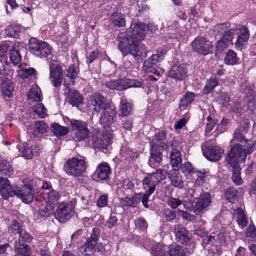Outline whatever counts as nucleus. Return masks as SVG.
Instances as JSON below:
<instances>
[{
    "instance_id": "19",
    "label": "nucleus",
    "mask_w": 256,
    "mask_h": 256,
    "mask_svg": "<svg viewBox=\"0 0 256 256\" xmlns=\"http://www.w3.org/2000/svg\"><path fill=\"white\" fill-rule=\"evenodd\" d=\"M110 143V138L102 134L96 135L92 138L93 146L100 150L106 149Z\"/></svg>"
},
{
    "instance_id": "24",
    "label": "nucleus",
    "mask_w": 256,
    "mask_h": 256,
    "mask_svg": "<svg viewBox=\"0 0 256 256\" xmlns=\"http://www.w3.org/2000/svg\"><path fill=\"white\" fill-rule=\"evenodd\" d=\"M180 146L173 148L170 154V164L174 170H178L180 165L182 162L181 154L180 152Z\"/></svg>"
},
{
    "instance_id": "17",
    "label": "nucleus",
    "mask_w": 256,
    "mask_h": 256,
    "mask_svg": "<svg viewBox=\"0 0 256 256\" xmlns=\"http://www.w3.org/2000/svg\"><path fill=\"white\" fill-rule=\"evenodd\" d=\"M17 148L22 152V156L27 159L32 158L34 156L38 154L40 152V146L36 144L29 146L28 144L24 143L22 146L18 145Z\"/></svg>"
},
{
    "instance_id": "42",
    "label": "nucleus",
    "mask_w": 256,
    "mask_h": 256,
    "mask_svg": "<svg viewBox=\"0 0 256 256\" xmlns=\"http://www.w3.org/2000/svg\"><path fill=\"white\" fill-rule=\"evenodd\" d=\"M244 124L246 125L244 128H240L235 131L234 134V140L239 142H242L244 140V134L247 132L248 124L245 122Z\"/></svg>"
},
{
    "instance_id": "10",
    "label": "nucleus",
    "mask_w": 256,
    "mask_h": 256,
    "mask_svg": "<svg viewBox=\"0 0 256 256\" xmlns=\"http://www.w3.org/2000/svg\"><path fill=\"white\" fill-rule=\"evenodd\" d=\"M166 54V52L164 50H161L152 54L146 61L144 62V70L148 73H152L158 76L160 73L156 70L154 66L164 59Z\"/></svg>"
},
{
    "instance_id": "35",
    "label": "nucleus",
    "mask_w": 256,
    "mask_h": 256,
    "mask_svg": "<svg viewBox=\"0 0 256 256\" xmlns=\"http://www.w3.org/2000/svg\"><path fill=\"white\" fill-rule=\"evenodd\" d=\"M52 130L57 138H60L66 135L68 132V128L60 125L58 123H54L52 126Z\"/></svg>"
},
{
    "instance_id": "63",
    "label": "nucleus",
    "mask_w": 256,
    "mask_h": 256,
    "mask_svg": "<svg viewBox=\"0 0 256 256\" xmlns=\"http://www.w3.org/2000/svg\"><path fill=\"white\" fill-rule=\"evenodd\" d=\"M230 27V24L229 22H224L218 24L214 26V30L216 33H222L225 32L226 29Z\"/></svg>"
},
{
    "instance_id": "51",
    "label": "nucleus",
    "mask_w": 256,
    "mask_h": 256,
    "mask_svg": "<svg viewBox=\"0 0 256 256\" xmlns=\"http://www.w3.org/2000/svg\"><path fill=\"white\" fill-rule=\"evenodd\" d=\"M216 101L222 104L223 106H226L228 104L230 101V97L228 94L226 92H220L216 98Z\"/></svg>"
},
{
    "instance_id": "11",
    "label": "nucleus",
    "mask_w": 256,
    "mask_h": 256,
    "mask_svg": "<svg viewBox=\"0 0 256 256\" xmlns=\"http://www.w3.org/2000/svg\"><path fill=\"white\" fill-rule=\"evenodd\" d=\"M49 80L52 84L56 88L60 86L62 82L63 69L62 66L54 62L49 64Z\"/></svg>"
},
{
    "instance_id": "23",
    "label": "nucleus",
    "mask_w": 256,
    "mask_h": 256,
    "mask_svg": "<svg viewBox=\"0 0 256 256\" xmlns=\"http://www.w3.org/2000/svg\"><path fill=\"white\" fill-rule=\"evenodd\" d=\"M186 74V68L182 66L177 64L173 66L168 72L170 77L178 80H184Z\"/></svg>"
},
{
    "instance_id": "49",
    "label": "nucleus",
    "mask_w": 256,
    "mask_h": 256,
    "mask_svg": "<svg viewBox=\"0 0 256 256\" xmlns=\"http://www.w3.org/2000/svg\"><path fill=\"white\" fill-rule=\"evenodd\" d=\"M12 186H10V182L6 178L0 177V192L4 198L5 199L4 196L3 194V191H6L7 192H10Z\"/></svg>"
},
{
    "instance_id": "3",
    "label": "nucleus",
    "mask_w": 256,
    "mask_h": 256,
    "mask_svg": "<svg viewBox=\"0 0 256 256\" xmlns=\"http://www.w3.org/2000/svg\"><path fill=\"white\" fill-rule=\"evenodd\" d=\"M35 188L34 182L32 181L30 184H24L21 188L16 186L14 188L12 187L10 192L4 191L3 194L5 199L16 196L23 202L28 204L32 202L34 200Z\"/></svg>"
},
{
    "instance_id": "58",
    "label": "nucleus",
    "mask_w": 256,
    "mask_h": 256,
    "mask_svg": "<svg viewBox=\"0 0 256 256\" xmlns=\"http://www.w3.org/2000/svg\"><path fill=\"white\" fill-rule=\"evenodd\" d=\"M34 112L41 118H44L46 116V110L42 104H37L34 106Z\"/></svg>"
},
{
    "instance_id": "56",
    "label": "nucleus",
    "mask_w": 256,
    "mask_h": 256,
    "mask_svg": "<svg viewBox=\"0 0 256 256\" xmlns=\"http://www.w3.org/2000/svg\"><path fill=\"white\" fill-rule=\"evenodd\" d=\"M78 72V70L74 65L70 66L66 70V76L72 80V84H74V80L77 77Z\"/></svg>"
},
{
    "instance_id": "16",
    "label": "nucleus",
    "mask_w": 256,
    "mask_h": 256,
    "mask_svg": "<svg viewBox=\"0 0 256 256\" xmlns=\"http://www.w3.org/2000/svg\"><path fill=\"white\" fill-rule=\"evenodd\" d=\"M204 156L210 161L219 160L222 157L223 150L216 146L207 147L202 145Z\"/></svg>"
},
{
    "instance_id": "29",
    "label": "nucleus",
    "mask_w": 256,
    "mask_h": 256,
    "mask_svg": "<svg viewBox=\"0 0 256 256\" xmlns=\"http://www.w3.org/2000/svg\"><path fill=\"white\" fill-rule=\"evenodd\" d=\"M10 60L14 66L19 65L22 60V56L20 53L18 45L14 44L13 48L10 51Z\"/></svg>"
},
{
    "instance_id": "39",
    "label": "nucleus",
    "mask_w": 256,
    "mask_h": 256,
    "mask_svg": "<svg viewBox=\"0 0 256 256\" xmlns=\"http://www.w3.org/2000/svg\"><path fill=\"white\" fill-rule=\"evenodd\" d=\"M239 58L236 54L232 50H229L224 58V62L228 65H234L238 63Z\"/></svg>"
},
{
    "instance_id": "2",
    "label": "nucleus",
    "mask_w": 256,
    "mask_h": 256,
    "mask_svg": "<svg viewBox=\"0 0 256 256\" xmlns=\"http://www.w3.org/2000/svg\"><path fill=\"white\" fill-rule=\"evenodd\" d=\"M89 108L97 113L102 110L100 123L104 127L109 126L114 120L116 117L115 106L106 101L104 98L98 94L92 95L88 102Z\"/></svg>"
},
{
    "instance_id": "6",
    "label": "nucleus",
    "mask_w": 256,
    "mask_h": 256,
    "mask_svg": "<svg viewBox=\"0 0 256 256\" xmlns=\"http://www.w3.org/2000/svg\"><path fill=\"white\" fill-rule=\"evenodd\" d=\"M28 45L30 52L38 58H45L50 54L51 48L45 42L32 38L29 41Z\"/></svg>"
},
{
    "instance_id": "37",
    "label": "nucleus",
    "mask_w": 256,
    "mask_h": 256,
    "mask_svg": "<svg viewBox=\"0 0 256 256\" xmlns=\"http://www.w3.org/2000/svg\"><path fill=\"white\" fill-rule=\"evenodd\" d=\"M14 89V84L10 81H4L2 82V90L4 96L8 98L12 96Z\"/></svg>"
},
{
    "instance_id": "15",
    "label": "nucleus",
    "mask_w": 256,
    "mask_h": 256,
    "mask_svg": "<svg viewBox=\"0 0 256 256\" xmlns=\"http://www.w3.org/2000/svg\"><path fill=\"white\" fill-rule=\"evenodd\" d=\"M236 30L238 37L235 46L238 50H242L249 39V32L247 28L240 25L236 26Z\"/></svg>"
},
{
    "instance_id": "1",
    "label": "nucleus",
    "mask_w": 256,
    "mask_h": 256,
    "mask_svg": "<svg viewBox=\"0 0 256 256\" xmlns=\"http://www.w3.org/2000/svg\"><path fill=\"white\" fill-rule=\"evenodd\" d=\"M145 36L144 26L142 23H133L126 32V38H124L118 46V50L124 56L130 54L134 56H139L140 48V42Z\"/></svg>"
},
{
    "instance_id": "52",
    "label": "nucleus",
    "mask_w": 256,
    "mask_h": 256,
    "mask_svg": "<svg viewBox=\"0 0 256 256\" xmlns=\"http://www.w3.org/2000/svg\"><path fill=\"white\" fill-rule=\"evenodd\" d=\"M238 192L235 188H231L226 190L225 192V197L231 203H234L237 198Z\"/></svg>"
},
{
    "instance_id": "33",
    "label": "nucleus",
    "mask_w": 256,
    "mask_h": 256,
    "mask_svg": "<svg viewBox=\"0 0 256 256\" xmlns=\"http://www.w3.org/2000/svg\"><path fill=\"white\" fill-rule=\"evenodd\" d=\"M234 214L238 224L242 227L246 226L247 224L248 220L242 210L237 208L234 210Z\"/></svg>"
},
{
    "instance_id": "18",
    "label": "nucleus",
    "mask_w": 256,
    "mask_h": 256,
    "mask_svg": "<svg viewBox=\"0 0 256 256\" xmlns=\"http://www.w3.org/2000/svg\"><path fill=\"white\" fill-rule=\"evenodd\" d=\"M174 232L178 242L183 244H188L190 240L188 232L183 226L182 224L174 226Z\"/></svg>"
},
{
    "instance_id": "38",
    "label": "nucleus",
    "mask_w": 256,
    "mask_h": 256,
    "mask_svg": "<svg viewBox=\"0 0 256 256\" xmlns=\"http://www.w3.org/2000/svg\"><path fill=\"white\" fill-rule=\"evenodd\" d=\"M0 171L2 174L6 176L10 175L12 173V168L10 164L3 158H0Z\"/></svg>"
},
{
    "instance_id": "13",
    "label": "nucleus",
    "mask_w": 256,
    "mask_h": 256,
    "mask_svg": "<svg viewBox=\"0 0 256 256\" xmlns=\"http://www.w3.org/2000/svg\"><path fill=\"white\" fill-rule=\"evenodd\" d=\"M98 230L96 228H94L90 237L88 238L86 242L79 248V251L82 254L90 255L94 252L98 243Z\"/></svg>"
},
{
    "instance_id": "41",
    "label": "nucleus",
    "mask_w": 256,
    "mask_h": 256,
    "mask_svg": "<svg viewBox=\"0 0 256 256\" xmlns=\"http://www.w3.org/2000/svg\"><path fill=\"white\" fill-rule=\"evenodd\" d=\"M230 166L232 168V180L236 184L240 185L242 183L240 174V168L239 165Z\"/></svg>"
},
{
    "instance_id": "46",
    "label": "nucleus",
    "mask_w": 256,
    "mask_h": 256,
    "mask_svg": "<svg viewBox=\"0 0 256 256\" xmlns=\"http://www.w3.org/2000/svg\"><path fill=\"white\" fill-rule=\"evenodd\" d=\"M60 195L58 192L53 189L51 190L48 194L47 204L56 205V202L60 200Z\"/></svg>"
},
{
    "instance_id": "7",
    "label": "nucleus",
    "mask_w": 256,
    "mask_h": 256,
    "mask_svg": "<svg viewBox=\"0 0 256 256\" xmlns=\"http://www.w3.org/2000/svg\"><path fill=\"white\" fill-rule=\"evenodd\" d=\"M70 125L73 132L72 138L76 142H80L86 138L90 134L86 122L78 120L70 121Z\"/></svg>"
},
{
    "instance_id": "60",
    "label": "nucleus",
    "mask_w": 256,
    "mask_h": 256,
    "mask_svg": "<svg viewBox=\"0 0 256 256\" xmlns=\"http://www.w3.org/2000/svg\"><path fill=\"white\" fill-rule=\"evenodd\" d=\"M255 145V142L252 140H246L244 142V144L242 146L243 150L246 151V155L250 154L254 151V146Z\"/></svg>"
},
{
    "instance_id": "25",
    "label": "nucleus",
    "mask_w": 256,
    "mask_h": 256,
    "mask_svg": "<svg viewBox=\"0 0 256 256\" xmlns=\"http://www.w3.org/2000/svg\"><path fill=\"white\" fill-rule=\"evenodd\" d=\"M166 136V132L164 130H162L158 132L155 138L152 140L151 142V146H155L156 148H158L160 149H166L167 145L164 142Z\"/></svg>"
},
{
    "instance_id": "43",
    "label": "nucleus",
    "mask_w": 256,
    "mask_h": 256,
    "mask_svg": "<svg viewBox=\"0 0 256 256\" xmlns=\"http://www.w3.org/2000/svg\"><path fill=\"white\" fill-rule=\"evenodd\" d=\"M168 256H186L184 249L180 246L176 244L170 246V250Z\"/></svg>"
},
{
    "instance_id": "64",
    "label": "nucleus",
    "mask_w": 256,
    "mask_h": 256,
    "mask_svg": "<svg viewBox=\"0 0 256 256\" xmlns=\"http://www.w3.org/2000/svg\"><path fill=\"white\" fill-rule=\"evenodd\" d=\"M230 44H232L230 42H227L226 40L222 36V39L217 42L216 50L222 51L224 48L228 47Z\"/></svg>"
},
{
    "instance_id": "8",
    "label": "nucleus",
    "mask_w": 256,
    "mask_h": 256,
    "mask_svg": "<svg viewBox=\"0 0 256 256\" xmlns=\"http://www.w3.org/2000/svg\"><path fill=\"white\" fill-rule=\"evenodd\" d=\"M246 151L239 144H234L228 154L227 161L230 166L239 165L246 162Z\"/></svg>"
},
{
    "instance_id": "4",
    "label": "nucleus",
    "mask_w": 256,
    "mask_h": 256,
    "mask_svg": "<svg viewBox=\"0 0 256 256\" xmlns=\"http://www.w3.org/2000/svg\"><path fill=\"white\" fill-rule=\"evenodd\" d=\"M86 169V164L84 158H72L66 160L64 166V172L68 175L78 177Z\"/></svg>"
},
{
    "instance_id": "44",
    "label": "nucleus",
    "mask_w": 256,
    "mask_h": 256,
    "mask_svg": "<svg viewBox=\"0 0 256 256\" xmlns=\"http://www.w3.org/2000/svg\"><path fill=\"white\" fill-rule=\"evenodd\" d=\"M218 84V82L217 78H210L204 86L203 89V92L205 94L210 93Z\"/></svg>"
},
{
    "instance_id": "57",
    "label": "nucleus",
    "mask_w": 256,
    "mask_h": 256,
    "mask_svg": "<svg viewBox=\"0 0 256 256\" xmlns=\"http://www.w3.org/2000/svg\"><path fill=\"white\" fill-rule=\"evenodd\" d=\"M22 229V226L20 222L14 220L8 227V230L10 232L18 234Z\"/></svg>"
},
{
    "instance_id": "5",
    "label": "nucleus",
    "mask_w": 256,
    "mask_h": 256,
    "mask_svg": "<svg viewBox=\"0 0 256 256\" xmlns=\"http://www.w3.org/2000/svg\"><path fill=\"white\" fill-rule=\"evenodd\" d=\"M166 171L162 169H158L155 172L147 174L142 180V185L146 192H150L152 194L156 186L166 178Z\"/></svg>"
},
{
    "instance_id": "55",
    "label": "nucleus",
    "mask_w": 256,
    "mask_h": 256,
    "mask_svg": "<svg viewBox=\"0 0 256 256\" xmlns=\"http://www.w3.org/2000/svg\"><path fill=\"white\" fill-rule=\"evenodd\" d=\"M246 102L247 103L248 108L250 110L254 109L256 105L255 96L253 92H249V94L246 97Z\"/></svg>"
},
{
    "instance_id": "34",
    "label": "nucleus",
    "mask_w": 256,
    "mask_h": 256,
    "mask_svg": "<svg viewBox=\"0 0 256 256\" xmlns=\"http://www.w3.org/2000/svg\"><path fill=\"white\" fill-rule=\"evenodd\" d=\"M132 110V105L126 99L122 98L120 102V112L121 115L126 116L130 114Z\"/></svg>"
},
{
    "instance_id": "9",
    "label": "nucleus",
    "mask_w": 256,
    "mask_h": 256,
    "mask_svg": "<svg viewBox=\"0 0 256 256\" xmlns=\"http://www.w3.org/2000/svg\"><path fill=\"white\" fill-rule=\"evenodd\" d=\"M191 46L194 52L202 55H206L213 50L212 43L202 36L196 38L192 42Z\"/></svg>"
},
{
    "instance_id": "21",
    "label": "nucleus",
    "mask_w": 256,
    "mask_h": 256,
    "mask_svg": "<svg viewBox=\"0 0 256 256\" xmlns=\"http://www.w3.org/2000/svg\"><path fill=\"white\" fill-rule=\"evenodd\" d=\"M111 168L109 164L103 162L99 164L95 171V174L100 180H106L109 178Z\"/></svg>"
},
{
    "instance_id": "62",
    "label": "nucleus",
    "mask_w": 256,
    "mask_h": 256,
    "mask_svg": "<svg viewBox=\"0 0 256 256\" xmlns=\"http://www.w3.org/2000/svg\"><path fill=\"white\" fill-rule=\"evenodd\" d=\"M19 32V28L16 26H10L5 30L6 34L9 36H15Z\"/></svg>"
},
{
    "instance_id": "30",
    "label": "nucleus",
    "mask_w": 256,
    "mask_h": 256,
    "mask_svg": "<svg viewBox=\"0 0 256 256\" xmlns=\"http://www.w3.org/2000/svg\"><path fill=\"white\" fill-rule=\"evenodd\" d=\"M14 249L16 256H30L28 246L27 244L15 242Z\"/></svg>"
},
{
    "instance_id": "59",
    "label": "nucleus",
    "mask_w": 256,
    "mask_h": 256,
    "mask_svg": "<svg viewBox=\"0 0 256 256\" xmlns=\"http://www.w3.org/2000/svg\"><path fill=\"white\" fill-rule=\"evenodd\" d=\"M18 234L19 237L18 240H16L15 242H30L32 240V236L22 229Z\"/></svg>"
},
{
    "instance_id": "47",
    "label": "nucleus",
    "mask_w": 256,
    "mask_h": 256,
    "mask_svg": "<svg viewBox=\"0 0 256 256\" xmlns=\"http://www.w3.org/2000/svg\"><path fill=\"white\" fill-rule=\"evenodd\" d=\"M122 82V80H111L106 83V86L111 90H124V88L123 87Z\"/></svg>"
},
{
    "instance_id": "27",
    "label": "nucleus",
    "mask_w": 256,
    "mask_h": 256,
    "mask_svg": "<svg viewBox=\"0 0 256 256\" xmlns=\"http://www.w3.org/2000/svg\"><path fill=\"white\" fill-rule=\"evenodd\" d=\"M68 98L72 106L78 107L80 104H82L84 98L79 93L70 89H68Z\"/></svg>"
},
{
    "instance_id": "40",
    "label": "nucleus",
    "mask_w": 256,
    "mask_h": 256,
    "mask_svg": "<svg viewBox=\"0 0 256 256\" xmlns=\"http://www.w3.org/2000/svg\"><path fill=\"white\" fill-rule=\"evenodd\" d=\"M195 98V94L192 92H188L186 93L183 98L181 99L180 108H185L189 104H191Z\"/></svg>"
},
{
    "instance_id": "26",
    "label": "nucleus",
    "mask_w": 256,
    "mask_h": 256,
    "mask_svg": "<svg viewBox=\"0 0 256 256\" xmlns=\"http://www.w3.org/2000/svg\"><path fill=\"white\" fill-rule=\"evenodd\" d=\"M178 170H174L168 174L172 186L180 188L184 186V180L181 175L178 172Z\"/></svg>"
},
{
    "instance_id": "20",
    "label": "nucleus",
    "mask_w": 256,
    "mask_h": 256,
    "mask_svg": "<svg viewBox=\"0 0 256 256\" xmlns=\"http://www.w3.org/2000/svg\"><path fill=\"white\" fill-rule=\"evenodd\" d=\"M164 149L159 150L155 146H151V156L148 160L150 166L152 168L158 167L160 164L162 159V151Z\"/></svg>"
},
{
    "instance_id": "48",
    "label": "nucleus",
    "mask_w": 256,
    "mask_h": 256,
    "mask_svg": "<svg viewBox=\"0 0 256 256\" xmlns=\"http://www.w3.org/2000/svg\"><path fill=\"white\" fill-rule=\"evenodd\" d=\"M48 126L44 121H39L36 122L34 124V134H43L47 132Z\"/></svg>"
},
{
    "instance_id": "45",
    "label": "nucleus",
    "mask_w": 256,
    "mask_h": 256,
    "mask_svg": "<svg viewBox=\"0 0 256 256\" xmlns=\"http://www.w3.org/2000/svg\"><path fill=\"white\" fill-rule=\"evenodd\" d=\"M230 28L226 29L222 37L226 40V42H230L232 44V39L234 34H236V26L233 25L232 26H230Z\"/></svg>"
},
{
    "instance_id": "14",
    "label": "nucleus",
    "mask_w": 256,
    "mask_h": 256,
    "mask_svg": "<svg viewBox=\"0 0 256 256\" xmlns=\"http://www.w3.org/2000/svg\"><path fill=\"white\" fill-rule=\"evenodd\" d=\"M212 202L211 196L207 192L201 194L197 198L194 212L196 214H200L206 211Z\"/></svg>"
},
{
    "instance_id": "50",
    "label": "nucleus",
    "mask_w": 256,
    "mask_h": 256,
    "mask_svg": "<svg viewBox=\"0 0 256 256\" xmlns=\"http://www.w3.org/2000/svg\"><path fill=\"white\" fill-rule=\"evenodd\" d=\"M54 204L46 203V206L38 211V214L42 216L47 217L52 214L54 212Z\"/></svg>"
},
{
    "instance_id": "32",
    "label": "nucleus",
    "mask_w": 256,
    "mask_h": 256,
    "mask_svg": "<svg viewBox=\"0 0 256 256\" xmlns=\"http://www.w3.org/2000/svg\"><path fill=\"white\" fill-rule=\"evenodd\" d=\"M28 97L32 101L39 102L42 100L41 92L37 85H33L30 90Z\"/></svg>"
},
{
    "instance_id": "54",
    "label": "nucleus",
    "mask_w": 256,
    "mask_h": 256,
    "mask_svg": "<svg viewBox=\"0 0 256 256\" xmlns=\"http://www.w3.org/2000/svg\"><path fill=\"white\" fill-rule=\"evenodd\" d=\"M36 72V70L34 68H20L18 70V75L19 77L24 79L28 77L29 76L34 74Z\"/></svg>"
},
{
    "instance_id": "28",
    "label": "nucleus",
    "mask_w": 256,
    "mask_h": 256,
    "mask_svg": "<svg viewBox=\"0 0 256 256\" xmlns=\"http://www.w3.org/2000/svg\"><path fill=\"white\" fill-rule=\"evenodd\" d=\"M170 246L162 244H158L152 248L153 256H168L169 254Z\"/></svg>"
},
{
    "instance_id": "31",
    "label": "nucleus",
    "mask_w": 256,
    "mask_h": 256,
    "mask_svg": "<svg viewBox=\"0 0 256 256\" xmlns=\"http://www.w3.org/2000/svg\"><path fill=\"white\" fill-rule=\"evenodd\" d=\"M120 154L122 158H124L129 162L134 160L138 156L137 152H134L131 148L126 146L122 147Z\"/></svg>"
},
{
    "instance_id": "12",
    "label": "nucleus",
    "mask_w": 256,
    "mask_h": 256,
    "mask_svg": "<svg viewBox=\"0 0 256 256\" xmlns=\"http://www.w3.org/2000/svg\"><path fill=\"white\" fill-rule=\"evenodd\" d=\"M74 208L68 204L61 202L54 212L56 218L60 222H66L72 216Z\"/></svg>"
},
{
    "instance_id": "22",
    "label": "nucleus",
    "mask_w": 256,
    "mask_h": 256,
    "mask_svg": "<svg viewBox=\"0 0 256 256\" xmlns=\"http://www.w3.org/2000/svg\"><path fill=\"white\" fill-rule=\"evenodd\" d=\"M140 194H136L132 196H126L124 198H122L120 199V206L122 207L124 209H126L129 207L134 208L140 202Z\"/></svg>"
},
{
    "instance_id": "36",
    "label": "nucleus",
    "mask_w": 256,
    "mask_h": 256,
    "mask_svg": "<svg viewBox=\"0 0 256 256\" xmlns=\"http://www.w3.org/2000/svg\"><path fill=\"white\" fill-rule=\"evenodd\" d=\"M110 19L113 24L116 26H124L126 24V20L123 14L119 12H114L112 14Z\"/></svg>"
},
{
    "instance_id": "53",
    "label": "nucleus",
    "mask_w": 256,
    "mask_h": 256,
    "mask_svg": "<svg viewBox=\"0 0 256 256\" xmlns=\"http://www.w3.org/2000/svg\"><path fill=\"white\" fill-rule=\"evenodd\" d=\"M124 90L130 88H140L142 83L136 80H122Z\"/></svg>"
},
{
    "instance_id": "61",
    "label": "nucleus",
    "mask_w": 256,
    "mask_h": 256,
    "mask_svg": "<svg viewBox=\"0 0 256 256\" xmlns=\"http://www.w3.org/2000/svg\"><path fill=\"white\" fill-rule=\"evenodd\" d=\"M181 170L184 174L195 172L194 169L190 162H184L180 166Z\"/></svg>"
}]
</instances>
